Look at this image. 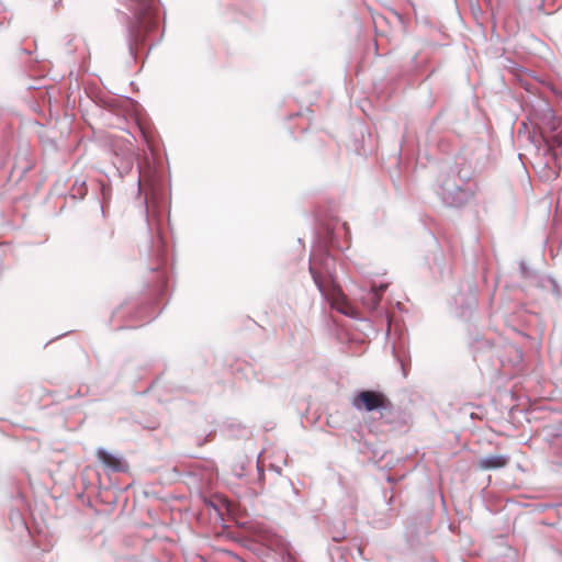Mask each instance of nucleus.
Here are the masks:
<instances>
[{
	"label": "nucleus",
	"instance_id": "obj_1",
	"mask_svg": "<svg viewBox=\"0 0 562 562\" xmlns=\"http://www.w3.org/2000/svg\"><path fill=\"white\" fill-rule=\"evenodd\" d=\"M136 20L137 24L131 29V35L138 44L158 25L156 0H137Z\"/></svg>",
	"mask_w": 562,
	"mask_h": 562
},
{
	"label": "nucleus",
	"instance_id": "obj_2",
	"mask_svg": "<svg viewBox=\"0 0 562 562\" xmlns=\"http://www.w3.org/2000/svg\"><path fill=\"white\" fill-rule=\"evenodd\" d=\"M314 282L322 294L330 302L331 307L345 315H353V307L349 303L347 296L344 294L339 285L333 281H324L322 277L316 273L312 268L310 269Z\"/></svg>",
	"mask_w": 562,
	"mask_h": 562
},
{
	"label": "nucleus",
	"instance_id": "obj_3",
	"mask_svg": "<svg viewBox=\"0 0 562 562\" xmlns=\"http://www.w3.org/2000/svg\"><path fill=\"white\" fill-rule=\"evenodd\" d=\"M352 406L359 411L366 409L372 412L376 409H387L392 407L391 401L387 396L378 391H361L352 400Z\"/></svg>",
	"mask_w": 562,
	"mask_h": 562
},
{
	"label": "nucleus",
	"instance_id": "obj_4",
	"mask_svg": "<svg viewBox=\"0 0 562 562\" xmlns=\"http://www.w3.org/2000/svg\"><path fill=\"white\" fill-rule=\"evenodd\" d=\"M97 458L106 469L113 472H120L123 470L121 459L104 449H99L97 451Z\"/></svg>",
	"mask_w": 562,
	"mask_h": 562
},
{
	"label": "nucleus",
	"instance_id": "obj_5",
	"mask_svg": "<svg viewBox=\"0 0 562 562\" xmlns=\"http://www.w3.org/2000/svg\"><path fill=\"white\" fill-rule=\"evenodd\" d=\"M508 464V458L505 456H488L479 460L477 465L482 470H495Z\"/></svg>",
	"mask_w": 562,
	"mask_h": 562
},
{
	"label": "nucleus",
	"instance_id": "obj_6",
	"mask_svg": "<svg viewBox=\"0 0 562 562\" xmlns=\"http://www.w3.org/2000/svg\"><path fill=\"white\" fill-rule=\"evenodd\" d=\"M380 301V292L375 289V285H373L370 291L362 296V302L369 310H375L379 306Z\"/></svg>",
	"mask_w": 562,
	"mask_h": 562
},
{
	"label": "nucleus",
	"instance_id": "obj_7",
	"mask_svg": "<svg viewBox=\"0 0 562 562\" xmlns=\"http://www.w3.org/2000/svg\"><path fill=\"white\" fill-rule=\"evenodd\" d=\"M546 140L554 146H560L562 144V136L560 134L554 135H543Z\"/></svg>",
	"mask_w": 562,
	"mask_h": 562
},
{
	"label": "nucleus",
	"instance_id": "obj_8",
	"mask_svg": "<svg viewBox=\"0 0 562 562\" xmlns=\"http://www.w3.org/2000/svg\"><path fill=\"white\" fill-rule=\"evenodd\" d=\"M375 289H378V291L380 292V296L382 297L383 293L385 292V290L387 289V284L384 283V284H381L379 286H375Z\"/></svg>",
	"mask_w": 562,
	"mask_h": 562
}]
</instances>
